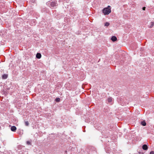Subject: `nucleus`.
<instances>
[{
  "label": "nucleus",
  "instance_id": "obj_15",
  "mask_svg": "<svg viewBox=\"0 0 154 154\" xmlns=\"http://www.w3.org/2000/svg\"><path fill=\"white\" fill-rule=\"evenodd\" d=\"M60 100V99L59 98H58L57 99H56V100L57 101H59Z\"/></svg>",
  "mask_w": 154,
  "mask_h": 154
},
{
  "label": "nucleus",
  "instance_id": "obj_13",
  "mask_svg": "<svg viewBox=\"0 0 154 154\" xmlns=\"http://www.w3.org/2000/svg\"><path fill=\"white\" fill-rule=\"evenodd\" d=\"M26 143L28 145H30V142L29 141H27Z\"/></svg>",
  "mask_w": 154,
  "mask_h": 154
},
{
  "label": "nucleus",
  "instance_id": "obj_5",
  "mask_svg": "<svg viewBox=\"0 0 154 154\" xmlns=\"http://www.w3.org/2000/svg\"><path fill=\"white\" fill-rule=\"evenodd\" d=\"M142 148L143 149L146 150L147 149L148 147L146 145L144 144Z\"/></svg>",
  "mask_w": 154,
  "mask_h": 154
},
{
  "label": "nucleus",
  "instance_id": "obj_4",
  "mask_svg": "<svg viewBox=\"0 0 154 154\" xmlns=\"http://www.w3.org/2000/svg\"><path fill=\"white\" fill-rule=\"evenodd\" d=\"M111 39L113 42H115L117 40V38L116 36H112L111 38Z\"/></svg>",
  "mask_w": 154,
  "mask_h": 154
},
{
  "label": "nucleus",
  "instance_id": "obj_1",
  "mask_svg": "<svg viewBox=\"0 0 154 154\" xmlns=\"http://www.w3.org/2000/svg\"><path fill=\"white\" fill-rule=\"evenodd\" d=\"M103 13L104 15L109 14L111 12L110 9L107 8H104L103 10Z\"/></svg>",
  "mask_w": 154,
  "mask_h": 154
},
{
  "label": "nucleus",
  "instance_id": "obj_7",
  "mask_svg": "<svg viewBox=\"0 0 154 154\" xmlns=\"http://www.w3.org/2000/svg\"><path fill=\"white\" fill-rule=\"evenodd\" d=\"M154 25V23L153 22H151L150 23V25L149 26V28H152Z\"/></svg>",
  "mask_w": 154,
  "mask_h": 154
},
{
  "label": "nucleus",
  "instance_id": "obj_8",
  "mask_svg": "<svg viewBox=\"0 0 154 154\" xmlns=\"http://www.w3.org/2000/svg\"><path fill=\"white\" fill-rule=\"evenodd\" d=\"M2 78L4 79H6L7 78V75L6 74H4L2 75Z\"/></svg>",
  "mask_w": 154,
  "mask_h": 154
},
{
  "label": "nucleus",
  "instance_id": "obj_17",
  "mask_svg": "<svg viewBox=\"0 0 154 154\" xmlns=\"http://www.w3.org/2000/svg\"><path fill=\"white\" fill-rule=\"evenodd\" d=\"M108 7H110V6H108Z\"/></svg>",
  "mask_w": 154,
  "mask_h": 154
},
{
  "label": "nucleus",
  "instance_id": "obj_12",
  "mask_svg": "<svg viewBox=\"0 0 154 154\" xmlns=\"http://www.w3.org/2000/svg\"><path fill=\"white\" fill-rule=\"evenodd\" d=\"M25 124L26 126H28L29 125V123L28 121H25Z\"/></svg>",
  "mask_w": 154,
  "mask_h": 154
},
{
  "label": "nucleus",
  "instance_id": "obj_3",
  "mask_svg": "<svg viewBox=\"0 0 154 154\" xmlns=\"http://www.w3.org/2000/svg\"><path fill=\"white\" fill-rule=\"evenodd\" d=\"M11 129L12 131L15 132L17 129V128L14 126H13L11 127Z\"/></svg>",
  "mask_w": 154,
  "mask_h": 154
},
{
  "label": "nucleus",
  "instance_id": "obj_10",
  "mask_svg": "<svg viewBox=\"0 0 154 154\" xmlns=\"http://www.w3.org/2000/svg\"><path fill=\"white\" fill-rule=\"evenodd\" d=\"M141 123V124L143 126H145L146 125V123L144 121H143Z\"/></svg>",
  "mask_w": 154,
  "mask_h": 154
},
{
  "label": "nucleus",
  "instance_id": "obj_6",
  "mask_svg": "<svg viewBox=\"0 0 154 154\" xmlns=\"http://www.w3.org/2000/svg\"><path fill=\"white\" fill-rule=\"evenodd\" d=\"M36 57L38 59H40L41 57V55L40 53H37L36 55Z\"/></svg>",
  "mask_w": 154,
  "mask_h": 154
},
{
  "label": "nucleus",
  "instance_id": "obj_11",
  "mask_svg": "<svg viewBox=\"0 0 154 154\" xmlns=\"http://www.w3.org/2000/svg\"><path fill=\"white\" fill-rule=\"evenodd\" d=\"M109 25V23L108 22H106L105 23V26H108Z\"/></svg>",
  "mask_w": 154,
  "mask_h": 154
},
{
  "label": "nucleus",
  "instance_id": "obj_14",
  "mask_svg": "<svg viewBox=\"0 0 154 154\" xmlns=\"http://www.w3.org/2000/svg\"><path fill=\"white\" fill-rule=\"evenodd\" d=\"M150 154H154V152L153 151H151L150 153Z\"/></svg>",
  "mask_w": 154,
  "mask_h": 154
},
{
  "label": "nucleus",
  "instance_id": "obj_9",
  "mask_svg": "<svg viewBox=\"0 0 154 154\" xmlns=\"http://www.w3.org/2000/svg\"><path fill=\"white\" fill-rule=\"evenodd\" d=\"M112 101V97H109L108 98V101L109 102H111Z\"/></svg>",
  "mask_w": 154,
  "mask_h": 154
},
{
  "label": "nucleus",
  "instance_id": "obj_16",
  "mask_svg": "<svg viewBox=\"0 0 154 154\" xmlns=\"http://www.w3.org/2000/svg\"><path fill=\"white\" fill-rule=\"evenodd\" d=\"M146 8L145 7H144L143 8V10H145Z\"/></svg>",
  "mask_w": 154,
  "mask_h": 154
},
{
  "label": "nucleus",
  "instance_id": "obj_2",
  "mask_svg": "<svg viewBox=\"0 0 154 154\" xmlns=\"http://www.w3.org/2000/svg\"><path fill=\"white\" fill-rule=\"evenodd\" d=\"M48 4H50V5L51 7L56 6L57 5V3L55 1H52L50 2V3H48Z\"/></svg>",
  "mask_w": 154,
  "mask_h": 154
}]
</instances>
